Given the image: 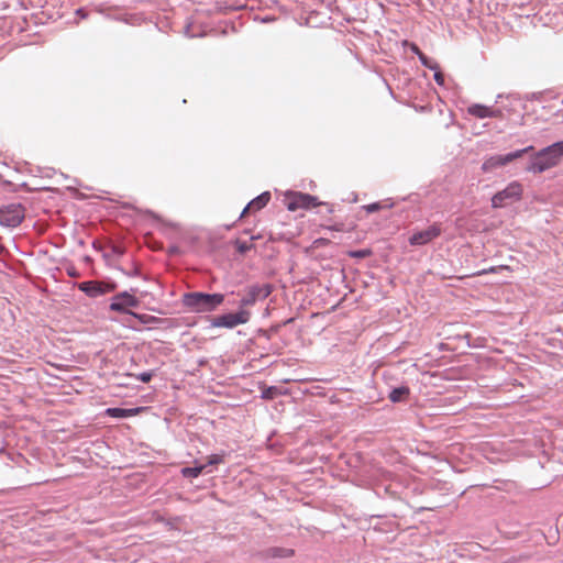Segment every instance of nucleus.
Masks as SVG:
<instances>
[{
    "mask_svg": "<svg viewBox=\"0 0 563 563\" xmlns=\"http://www.w3.org/2000/svg\"><path fill=\"white\" fill-rule=\"evenodd\" d=\"M224 301L222 294H206L201 291L186 292L183 295V305L191 312H212Z\"/></svg>",
    "mask_w": 563,
    "mask_h": 563,
    "instance_id": "nucleus-1",
    "label": "nucleus"
},
{
    "mask_svg": "<svg viewBox=\"0 0 563 563\" xmlns=\"http://www.w3.org/2000/svg\"><path fill=\"white\" fill-rule=\"evenodd\" d=\"M563 157V141L556 142L539 151L530 161L527 170L532 173H543L555 167Z\"/></svg>",
    "mask_w": 563,
    "mask_h": 563,
    "instance_id": "nucleus-2",
    "label": "nucleus"
},
{
    "mask_svg": "<svg viewBox=\"0 0 563 563\" xmlns=\"http://www.w3.org/2000/svg\"><path fill=\"white\" fill-rule=\"evenodd\" d=\"M284 203L289 211L308 210L323 205L316 196L300 191H287L284 196Z\"/></svg>",
    "mask_w": 563,
    "mask_h": 563,
    "instance_id": "nucleus-3",
    "label": "nucleus"
},
{
    "mask_svg": "<svg viewBox=\"0 0 563 563\" xmlns=\"http://www.w3.org/2000/svg\"><path fill=\"white\" fill-rule=\"evenodd\" d=\"M522 185L519 181H511L505 189L493 196L492 207L503 208L508 203L519 201L522 197Z\"/></svg>",
    "mask_w": 563,
    "mask_h": 563,
    "instance_id": "nucleus-4",
    "label": "nucleus"
},
{
    "mask_svg": "<svg viewBox=\"0 0 563 563\" xmlns=\"http://www.w3.org/2000/svg\"><path fill=\"white\" fill-rule=\"evenodd\" d=\"M251 319V312L249 310L240 309L236 312H230L218 316L212 320V327L214 328H228L233 329L240 324L249 322Z\"/></svg>",
    "mask_w": 563,
    "mask_h": 563,
    "instance_id": "nucleus-5",
    "label": "nucleus"
},
{
    "mask_svg": "<svg viewBox=\"0 0 563 563\" xmlns=\"http://www.w3.org/2000/svg\"><path fill=\"white\" fill-rule=\"evenodd\" d=\"M23 218V208L19 203L0 207V225L2 227L14 228L21 223Z\"/></svg>",
    "mask_w": 563,
    "mask_h": 563,
    "instance_id": "nucleus-6",
    "label": "nucleus"
},
{
    "mask_svg": "<svg viewBox=\"0 0 563 563\" xmlns=\"http://www.w3.org/2000/svg\"><path fill=\"white\" fill-rule=\"evenodd\" d=\"M139 303L140 301L134 295L123 291L113 296L110 303V310L125 312L129 308H136Z\"/></svg>",
    "mask_w": 563,
    "mask_h": 563,
    "instance_id": "nucleus-7",
    "label": "nucleus"
},
{
    "mask_svg": "<svg viewBox=\"0 0 563 563\" xmlns=\"http://www.w3.org/2000/svg\"><path fill=\"white\" fill-rule=\"evenodd\" d=\"M441 225L439 223H433L424 230L415 232L409 242L411 245H424L432 240L437 239L441 234Z\"/></svg>",
    "mask_w": 563,
    "mask_h": 563,
    "instance_id": "nucleus-8",
    "label": "nucleus"
},
{
    "mask_svg": "<svg viewBox=\"0 0 563 563\" xmlns=\"http://www.w3.org/2000/svg\"><path fill=\"white\" fill-rule=\"evenodd\" d=\"M78 289L88 295L89 297H98L110 292L113 288L103 282L89 280L78 284Z\"/></svg>",
    "mask_w": 563,
    "mask_h": 563,
    "instance_id": "nucleus-9",
    "label": "nucleus"
},
{
    "mask_svg": "<svg viewBox=\"0 0 563 563\" xmlns=\"http://www.w3.org/2000/svg\"><path fill=\"white\" fill-rule=\"evenodd\" d=\"M272 288L269 285H255L250 287L247 295L241 299V307L253 306L258 298H266L271 295Z\"/></svg>",
    "mask_w": 563,
    "mask_h": 563,
    "instance_id": "nucleus-10",
    "label": "nucleus"
},
{
    "mask_svg": "<svg viewBox=\"0 0 563 563\" xmlns=\"http://www.w3.org/2000/svg\"><path fill=\"white\" fill-rule=\"evenodd\" d=\"M467 113L476 119H486V118H500L501 110L479 104L473 103L467 108Z\"/></svg>",
    "mask_w": 563,
    "mask_h": 563,
    "instance_id": "nucleus-11",
    "label": "nucleus"
},
{
    "mask_svg": "<svg viewBox=\"0 0 563 563\" xmlns=\"http://www.w3.org/2000/svg\"><path fill=\"white\" fill-rule=\"evenodd\" d=\"M532 150H533V146H528L526 148L518 150V151L509 153L507 155L494 156L484 164V167H486L488 164L490 166H504V165L512 162L514 159L521 157L523 154L529 153Z\"/></svg>",
    "mask_w": 563,
    "mask_h": 563,
    "instance_id": "nucleus-12",
    "label": "nucleus"
},
{
    "mask_svg": "<svg viewBox=\"0 0 563 563\" xmlns=\"http://www.w3.org/2000/svg\"><path fill=\"white\" fill-rule=\"evenodd\" d=\"M269 200H271L269 191H265V192L261 194L260 196H257L256 198H254L253 200H251L247 203V206L244 208V210L241 213V218L245 217L246 214H249L251 212H256V211L262 210L264 207L267 206Z\"/></svg>",
    "mask_w": 563,
    "mask_h": 563,
    "instance_id": "nucleus-13",
    "label": "nucleus"
},
{
    "mask_svg": "<svg viewBox=\"0 0 563 563\" xmlns=\"http://www.w3.org/2000/svg\"><path fill=\"white\" fill-rule=\"evenodd\" d=\"M144 408L136 407L131 409H123V408H107L104 411L106 416L112 417V418H129L134 417L142 412Z\"/></svg>",
    "mask_w": 563,
    "mask_h": 563,
    "instance_id": "nucleus-14",
    "label": "nucleus"
},
{
    "mask_svg": "<svg viewBox=\"0 0 563 563\" xmlns=\"http://www.w3.org/2000/svg\"><path fill=\"white\" fill-rule=\"evenodd\" d=\"M409 393L410 390L406 386L394 388L389 394V399L393 402H399L402 401L409 395Z\"/></svg>",
    "mask_w": 563,
    "mask_h": 563,
    "instance_id": "nucleus-15",
    "label": "nucleus"
},
{
    "mask_svg": "<svg viewBox=\"0 0 563 563\" xmlns=\"http://www.w3.org/2000/svg\"><path fill=\"white\" fill-rule=\"evenodd\" d=\"M267 553L273 558H289L294 555V550L284 548H271Z\"/></svg>",
    "mask_w": 563,
    "mask_h": 563,
    "instance_id": "nucleus-16",
    "label": "nucleus"
},
{
    "mask_svg": "<svg viewBox=\"0 0 563 563\" xmlns=\"http://www.w3.org/2000/svg\"><path fill=\"white\" fill-rule=\"evenodd\" d=\"M206 468V465H199L194 467H185L183 468L181 473L184 477L187 478H196L198 477L202 471Z\"/></svg>",
    "mask_w": 563,
    "mask_h": 563,
    "instance_id": "nucleus-17",
    "label": "nucleus"
},
{
    "mask_svg": "<svg viewBox=\"0 0 563 563\" xmlns=\"http://www.w3.org/2000/svg\"><path fill=\"white\" fill-rule=\"evenodd\" d=\"M419 60L421 62V64L431 69V70H437L439 69V65L437 62L430 59L428 56H426L424 54H422L420 57H419Z\"/></svg>",
    "mask_w": 563,
    "mask_h": 563,
    "instance_id": "nucleus-18",
    "label": "nucleus"
},
{
    "mask_svg": "<svg viewBox=\"0 0 563 563\" xmlns=\"http://www.w3.org/2000/svg\"><path fill=\"white\" fill-rule=\"evenodd\" d=\"M393 205L391 203H383V202H374V203H369L367 206H365V209L367 212L372 213V212H376L383 208H390Z\"/></svg>",
    "mask_w": 563,
    "mask_h": 563,
    "instance_id": "nucleus-19",
    "label": "nucleus"
},
{
    "mask_svg": "<svg viewBox=\"0 0 563 563\" xmlns=\"http://www.w3.org/2000/svg\"><path fill=\"white\" fill-rule=\"evenodd\" d=\"M277 394H278L277 387L271 386V387L265 388L262 391V398L269 400V399H273Z\"/></svg>",
    "mask_w": 563,
    "mask_h": 563,
    "instance_id": "nucleus-20",
    "label": "nucleus"
},
{
    "mask_svg": "<svg viewBox=\"0 0 563 563\" xmlns=\"http://www.w3.org/2000/svg\"><path fill=\"white\" fill-rule=\"evenodd\" d=\"M371 254L372 252L367 249L349 252V256L353 258H365L368 257Z\"/></svg>",
    "mask_w": 563,
    "mask_h": 563,
    "instance_id": "nucleus-21",
    "label": "nucleus"
},
{
    "mask_svg": "<svg viewBox=\"0 0 563 563\" xmlns=\"http://www.w3.org/2000/svg\"><path fill=\"white\" fill-rule=\"evenodd\" d=\"M224 462V454H211L208 456V465H217Z\"/></svg>",
    "mask_w": 563,
    "mask_h": 563,
    "instance_id": "nucleus-22",
    "label": "nucleus"
},
{
    "mask_svg": "<svg viewBox=\"0 0 563 563\" xmlns=\"http://www.w3.org/2000/svg\"><path fill=\"white\" fill-rule=\"evenodd\" d=\"M153 377V374L150 373V372H144V373H141L139 376H137V379L143 382V383H148L151 382Z\"/></svg>",
    "mask_w": 563,
    "mask_h": 563,
    "instance_id": "nucleus-23",
    "label": "nucleus"
},
{
    "mask_svg": "<svg viewBox=\"0 0 563 563\" xmlns=\"http://www.w3.org/2000/svg\"><path fill=\"white\" fill-rule=\"evenodd\" d=\"M434 80L440 86L444 85V76L441 71H439V69H437L434 73Z\"/></svg>",
    "mask_w": 563,
    "mask_h": 563,
    "instance_id": "nucleus-24",
    "label": "nucleus"
},
{
    "mask_svg": "<svg viewBox=\"0 0 563 563\" xmlns=\"http://www.w3.org/2000/svg\"><path fill=\"white\" fill-rule=\"evenodd\" d=\"M409 47H410L411 52L418 56V58L423 54L421 52V49L418 47V45L415 43H410Z\"/></svg>",
    "mask_w": 563,
    "mask_h": 563,
    "instance_id": "nucleus-25",
    "label": "nucleus"
},
{
    "mask_svg": "<svg viewBox=\"0 0 563 563\" xmlns=\"http://www.w3.org/2000/svg\"><path fill=\"white\" fill-rule=\"evenodd\" d=\"M250 249V246L246 243H240L238 246V250L242 253L246 252Z\"/></svg>",
    "mask_w": 563,
    "mask_h": 563,
    "instance_id": "nucleus-26",
    "label": "nucleus"
},
{
    "mask_svg": "<svg viewBox=\"0 0 563 563\" xmlns=\"http://www.w3.org/2000/svg\"><path fill=\"white\" fill-rule=\"evenodd\" d=\"M496 272H497L496 267H490L488 269H483L482 272L478 273V275L488 274V273H496Z\"/></svg>",
    "mask_w": 563,
    "mask_h": 563,
    "instance_id": "nucleus-27",
    "label": "nucleus"
},
{
    "mask_svg": "<svg viewBox=\"0 0 563 563\" xmlns=\"http://www.w3.org/2000/svg\"><path fill=\"white\" fill-rule=\"evenodd\" d=\"M329 230H334V231H341L342 230V224L340 225H334V227H328Z\"/></svg>",
    "mask_w": 563,
    "mask_h": 563,
    "instance_id": "nucleus-28",
    "label": "nucleus"
},
{
    "mask_svg": "<svg viewBox=\"0 0 563 563\" xmlns=\"http://www.w3.org/2000/svg\"><path fill=\"white\" fill-rule=\"evenodd\" d=\"M169 254H175L177 253V247H170L169 251H168Z\"/></svg>",
    "mask_w": 563,
    "mask_h": 563,
    "instance_id": "nucleus-29",
    "label": "nucleus"
},
{
    "mask_svg": "<svg viewBox=\"0 0 563 563\" xmlns=\"http://www.w3.org/2000/svg\"><path fill=\"white\" fill-rule=\"evenodd\" d=\"M36 232H37V234H40V233L42 232V229L40 228V225H38V224H37Z\"/></svg>",
    "mask_w": 563,
    "mask_h": 563,
    "instance_id": "nucleus-30",
    "label": "nucleus"
},
{
    "mask_svg": "<svg viewBox=\"0 0 563 563\" xmlns=\"http://www.w3.org/2000/svg\"><path fill=\"white\" fill-rule=\"evenodd\" d=\"M562 117H563V113H562Z\"/></svg>",
    "mask_w": 563,
    "mask_h": 563,
    "instance_id": "nucleus-31",
    "label": "nucleus"
}]
</instances>
